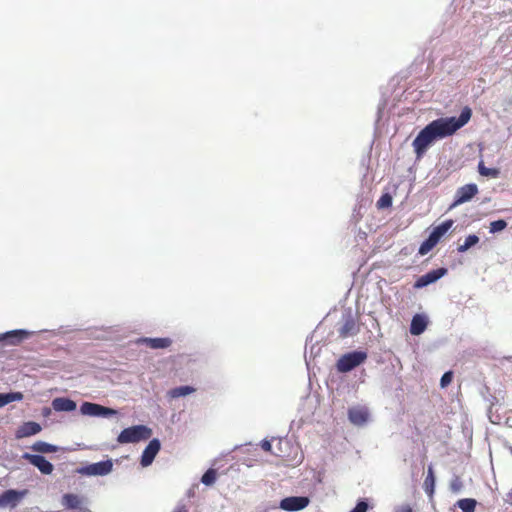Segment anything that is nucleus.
Masks as SVG:
<instances>
[{
    "mask_svg": "<svg viewBox=\"0 0 512 512\" xmlns=\"http://www.w3.org/2000/svg\"><path fill=\"white\" fill-rule=\"evenodd\" d=\"M29 336L26 330H12L0 335V341H7L11 345H17Z\"/></svg>",
    "mask_w": 512,
    "mask_h": 512,
    "instance_id": "obj_13",
    "label": "nucleus"
},
{
    "mask_svg": "<svg viewBox=\"0 0 512 512\" xmlns=\"http://www.w3.org/2000/svg\"><path fill=\"white\" fill-rule=\"evenodd\" d=\"M369 413L366 408L353 407L348 410V418L354 425L361 426L368 420Z\"/></svg>",
    "mask_w": 512,
    "mask_h": 512,
    "instance_id": "obj_12",
    "label": "nucleus"
},
{
    "mask_svg": "<svg viewBox=\"0 0 512 512\" xmlns=\"http://www.w3.org/2000/svg\"><path fill=\"white\" fill-rule=\"evenodd\" d=\"M24 493L12 489L6 490L0 495V507H15Z\"/></svg>",
    "mask_w": 512,
    "mask_h": 512,
    "instance_id": "obj_11",
    "label": "nucleus"
},
{
    "mask_svg": "<svg viewBox=\"0 0 512 512\" xmlns=\"http://www.w3.org/2000/svg\"><path fill=\"white\" fill-rule=\"evenodd\" d=\"M507 227V222L503 219L496 220L490 223L489 231L490 233H496L504 230Z\"/></svg>",
    "mask_w": 512,
    "mask_h": 512,
    "instance_id": "obj_29",
    "label": "nucleus"
},
{
    "mask_svg": "<svg viewBox=\"0 0 512 512\" xmlns=\"http://www.w3.org/2000/svg\"><path fill=\"white\" fill-rule=\"evenodd\" d=\"M173 512H189L185 505H178Z\"/></svg>",
    "mask_w": 512,
    "mask_h": 512,
    "instance_id": "obj_36",
    "label": "nucleus"
},
{
    "mask_svg": "<svg viewBox=\"0 0 512 512\" xmlns=\"http://www.w3.org/2000/svg\"><path fill=\"white\" fill-rule=\"evenodd\" d=\"M396 512H413V510L409 505H403Z\"/></svg>",
    "mask_w": 512,
    "mask_h": 512,
    "instance_id": "obj_35",
    "label": "nucleus"
},
{
    "mask_svg": "<svg viewBox=\"0 0 512 512\" xmlns=\"http://www.w3.org/2000/svg\"><path fill=\"white\" fill-rule=\"evenodd\" d=\"M76 512H92V511L86 507L84 509H80V511L77 510Z\"/></svg>",
    "mask_w": 512,
    "mask_h": 512,
    "instance_id": "obj_39",
    "label": "nucleus"
},
{
    "mask_svg": "<svg viewBox=\"0 0 512 512\" xmlns=\"http://www.w3.org/2000/svg\"><path fill=\"white\" fill-rule=\"evenodd\" d=\"M80 412L83 415L93 417H109L117 414V411L112 408H108L92 402L82 403V405L80 406Z\"/></svg>",
    "mask_w": 512,
    "mask_h": 512,
    "instance_id": "obj_4",
    "label": "nucleus"
},
{
    "mask_svg": "<svg viewBox=\"0 0 512 512\" xmlns=\"http://www.w3.org/2000/svg\"><path fill=\"white\" fill-rule=\"evenodd\" d=\"M23 458L26 459L30 464L34 465L43 474L49 475L53 472V465L42 455H34L25 453Z\"/></svg>",
    "mask_w": 512,
    "mask_h": 512,
    "instance_id": "obj_8",
    "label": "nucleus"
},
{
    "mask_svg": "<svg viewBox=\"0 0 512 512\" xmlns=\"http://www.w3.org/2000/svg\"><path fill=\"white\" fill-rule=\"evenodd\" d=\"M310 500L306 496H291L280 501L279 507L284 511H299L306 508Z\"/></svg>",
    "mask_w": 512,
    "mask_h": 512,
    "instance_id": "obj_6",
    "label": "nucleus"
},
{
    "mask_svg": "<svg viewBox=\"0 0 512 512\" xmlns=\"http://www.w3.org/2000/svg\"><path fill=\"white\" fill-rule=\"evenodd\" d=\"M358 330L355 320L352 317H349L340 328L339 335L342 338H346L348 336L355 335L358 333Z\"/></svg>",
    "mask_w": 512,
    "mask_h": 512,
    "instance_id": "obj_18",
    "label": "nucleus"
},
{
    "mask_svg": "<svg viewBox=\"0 0 512 512\" xmlns=\"http://www.w3.org/2000/svg\"><path fill=\"white\" fill-rule=\"evenodd\" d=\"M454 221L452 219H448L442 222L440 225L436 226L431 234L434 235L439 240L447 233V231L453 226Z\"/></svg>",
    "mask_w": 512,
    "mask_h": 512,
    "instance_id": "obj_21",
    "label": "nucleus"
},
{
    "mask_svg": "<svg viewBox=\"0 0 512 512\" xmlns=\"http://www.w3.org/2000/svg\"><path fill=\"white\" fill-rule=\"evenodd\" d=\"M161 444L158 439H152L149 444L144 449L142 456H141V465L143 467H147L152 464L154 461L156 455L160 451Z\"/></svg>",
    "mask_w": 512,
    "mask_h": 512,
    "instance_id": "obj_9",
    "label": "nucleus"
},
{
    "mask_svg": "<svg viewBox=\"0 0 512 512\" xmlns=\"http://www.w3.org/2000/svg\"><path fill=\"white\" fill-rule=\"evenodd\" d=\"M113 463L111 460L100 461L97 463L89 464L85 467L78 469V473L88 476H104L112 471Z\"/></svg>",
    "mask_w": 512,
    "mask_h": 512,
    "instance_id": "obj_5",
    "label": "nucleus"
},
{
    "mask_svg": "<svg viewBox=\"0 0 512 512\" xmlns=\"http://www.w3.org/2000/svg\"><path fill=\"white\" fill-rule=\"evenodd\" d=\"M434 244H432L428 238L420 245L418 253L420 255H426L428 252H430L434 248Z\"/></svg>",
    "mask_w": 512,
    "mask_h": 512,
    "instance_id": "obj_30",
    "label": "nucleus"
},
{
    "mask_svg": "<svg viewBox=\"0 0 512 512\" xmlns=\"http://www.w3.org/2000/svg\"><path fill=\"white\" fill-rule=\"evenodd\" d=\"M76 402L65 397H57L52 401V408L57 412H71L76 409Z\"/></svg>",
    "mask_w": 512,
    "mask_h": 512,
    "instance_id": "obj_16",
    "label": "nucleus"
},
{
    "mask_svg": "<svg viewBox=\"0 0 512 512\" xmlns=\"http://www.w3.org/2000/svg\"><path fill=\"white\" fill-rule=\"evenodd\" d=\"M427 324L428 322L425 316L420 314L414 315L411 320L410 333L412 335L422 334L426 330Z\"/></svg>",
    "mask_w": 512,
    "mask_h": 512,
    "instance_id": "obj_17",
    "label": "nucleus"
},
{
    "mask_svg": "<svg viewBox=\"0 0 512 512\" xmlns=\"http://www.w3.org/2000/svg\"><path fill=\"white\" fill-rule=\"evenodd\" d=\"M367 359L364 351H353L342 355L336 363V369L340 373H347L361 365Z\"/></svg>",
    "mask_w": 512,
    "mask_h": 512,
    "instance_id": "obj_3",
    "label": "nucleus"
},
{
    "mask_svg": "<svg viewBox=\"0 0 512 512\" xmlns=\"http://www.w3.org/2000/svg\"><path fill=\"white\" fill-rule=\"evenodd\" d=\"M478 171L480 175L491 177V178H497L500 174L499 170L496 168H488L484 165V163L481 161L478 165Z\"/></svg>",
    "mask_w": 512,
    "mask_h": 512,
    "instance_id": "obj_26",
    "label": "nucleus"
},
{
    "mask_svg": "<svg viewBox=\"0 0 512 512\" xmlns=\"http://www.w3.org/2000/svg\"><path fill=\"white\" fill-rule=\"evenodd\" d=\"M61 503L66 509L70 510L80 511V509L86 508L85 506H82L83 499L80 496L73 493L64 494L62 496Z\"/></svg>",
    "mask_w": 512,
    "mask_h": 512,
    "instance_id": "obj_14",
    "label": "nucleus"
},
{
    "mask_svg": "<svg viewBox=\"0 0 512 512\" xmlns=\"http://www.w3.org/2000/svg\"><path fill=\"white\" fill-rule=\"evenodd\" d=\"M447 273L446 268H438L420 276L414 283V288L420 289L436 282Z\"/></svg>",
    "mask_w": 512,
    "mask_h": 512,
    "instance_id": "obj_10",
    "label": "nucleus"
},
{
    "mask_svg": "<svg viewBox=\"0 0 512 512\" xmlns=\"http://www.w3.org/2000/svg\"><path fill=\"white\" fill-rule=\"evenodd\" d=\"M479 242V237L475 234H471L465 238L463 244L459 245L457 250L460 253L467 251L472 246L476 245Z\"/></svg>",
    "mask_w": 512,
    "mask_h": 512,
    "instance_id": "obj_25",
    "label": "nucleus"
},
{
    "mask_svg": "<svg viewBox=\"0 0 512 512\" xmlns=\"http://www.w3.org/2000/svg\"><path fill=\"white\" fill-rule=\"evenodd\" d=\"M452 379H453V372L452 371L445 372L440 380L441 387L442 388L447 387L452 382Z\"/></svg>",
    "mask_w": 512,
    "mask_h": 512,
    "instance_id": "obj_32",
    "label": "nucleus"
},
{
    "mask_svg": "<svg viewBox=\"0 0 512 512\" xmlns=\"http://www.w3.org/2000/svg\"><path fill=\"white\" fill-rule=\"evenodd\" d=\"M151 436V429L143 426L137 425L125 428L121 431V433L117 437V442L120 444L126 443H137L141 440H147Z\"/></svg>",
    "mask_w": 512,
    "mask_h": 512,
    "instance_id": "obj_2",
    "label": "nucleus"
},
{
    "mask_svg": "<svg viewBox=\"0 0 512 512\" xmlns=\"http://www.w3.org/2000/svg\"><path fill=\"white\" fill-rule=\"evenodd\" d=\"M22 399L23 394L21 392L0 393V408L11 402L20 401Z\"/></svg>",
    "mask_w": 512,
    "mask_h": 512,
    "instance_id": "obj_23",
    "label": "nucleus"
},
{
    "mask_svg": "<svg viewBox=\"0 0 512 512\" xmlns=\"http://www.w3.org/2000/svg\"><path fill=\"white\" fill-rule=\"evenodd\" d=\"M41 431V426L34 421L23 423L16 431V438H25L35 435Z\"/></svg>",
    "mask_w": 512,
    "mask_h": 512,
    "instance_id": "obj_15",
    "label": "nucleus"
},
{
    "mask_svg": "<svg viewBox=\"0 0 512 512\" xmlns=\"http://www.w3.org/2000/svg\"><path fill=\"white\" fill-rule=\"evenodd\" d=\"M32 449L36 452H41V453H53L56 451L55 446H53L49 443L43 442V441L36 442L32 446Z\"/></svg>",
    "mask_w": 512,
    "mask_h": 512,
    "instance_id": "obj_27",
    "label": "nucleus"
},
{
    "mask_svg": "<svg viewBox=\"0 0 512 512\" xmlns=\"http://www.w3.org/2000/svg\"><path fill=\"white\" fill-rule=\"evenodd\" d=\"M428 240L434 244V246H436L438 244V242L440 241L438 238H436L434 235H432L430 233L429 237H428Z\"/></svg>",
    "mask_w": 512,
    "mask_h": 512,
    "instance_id": "obj_37",
    "label": "nucleus"
},
{
    "mask_svg": "<svg viewBox=\"0 0 512 512\" xmlns=\"http://www.w3.org/2000/svg\"><path fill=\"white\" fill-rule=\"evenodd\" d=\"M476 500L472 498H464L457 501V506L462 512H475Z\"/></svg>",
    "mask_w": 512,
    "mask_h": 512,
    "instance_id": "obj_24",
    "label": "nucleus"
},
{
    "mask_svg": "<svg viewBox=\"0 0 512 512\" xmlns=\"http://www.w3.org/2000/svg\"><path fill=\"white\" fill-rule=\"evenodd\" d=\"M262 448H263L265 451H270V450H271V444H270V442H268V441H264V442L262 443Z\"/></svg>",
    "mask_w": 512,
    "mask_h": 512,
    "instance_id": "obj_38",
    "label": "nucleus"
},
{
    "mask_svg": "<svg viewBox=\"0 0 512 512\" xmlns=\"http://www.w3.org/2000/svg\"><path fill=\"white\" fill-rule=\"evenodd\" d=\"M471 116V109L469 107H464L458 118L446 117L430 122L419 132L412 143L416 158H422L435 140L451 136L458 129L466 125Z\"/></svg>",
    "mask_w": 512,
    "mask_h": 512,
    "instance_id": "obj_1",
    "label": "nucleus"
},
{
    "mask_svg": "<svg viewBox=\"0 0 512 512\" xmlns=\"http://www.w3.org/2000/svg\"><path fill=\"white\" fill-rule=\"evenodd\" d=\"M367 509L368 504L365 501H359L351 512H366Z\"/></svg>",
    "mask_w": 512,
    "mask_h": 512,
    "instance_id": "obj_34",
    "label": "nucleus"
},
{
    "mask_svg": "<svg viewBox=\"0 0 512 512\" xmlns=\"http://www.w3.org/2000/svg\"><path fill=\"white\" fill-rule=\"evenodd\" d=\"M151 349H163L171 345L170 338H144L141 340Z\"/></svg>",
    "mask_w": 512,
    "mask_h": 512,
    "instance_id": "obj_19",
    "label": "nucleus"
},
{
    "mask_svg": "<svg viewBox=\"0 0 512 512\" xmlns=\"http://www.w3.org/2000/svg\"><path fill=\"white\" fill-rule=\"evenodd\" d=\"M194 391H195V389L191 386H180V387H176V388L169 390L167 394L170 398L175 399V398L189 395V394L193 393Z\"/></svg>",
    "mask_w": 512,
    "mask_h": 512,
    "instance_id": "obj_22",
    "label": "nucleus"
},
{
    "mask_svg": "<svg viewBox=\"0 0 512 512\" xmlns=\"http://www.w3.org/2000/svg\"><path fill=\"white\" fill-rule=\"evenodd\" d=\"M392 204V198L389 194H384L381 196V198L378 200L377 205L380 208L389 207Z\"/></svg>",
    "mask_w": 512,
    "mask_h": 512,
    "instance_id": "obj_31",
    "label": "nucleus"
},
{
    "mask_svg": "<svg viewBox=\"0 0 512 512\" xmlns=\"http://www.w3.org/2000/svg\"><path fill=\"white\" fill-rule=\"evenodd\" d=\"M216 480V471L214 469L207 470L202 478L201 482L205 485H212Z\"/></svg>",
    "mask_w": 512,
    "mask_h": 512,
    "instance_id": "obj_28",
    "label": "nucleus"
},
{
    "mask_svg": "<svg viewBox=\"0 0 512 512\" xmlns=\"http://www.w3.org/2000/svg\"><path fill=\"white\" fill-rule=\"evenodd\" d=\"M450 487L453 492H459L462 489L463 484L459 478H456L451 482Z\"/></svg>",
    "mask_w": 512,
    "mask_h": 512,
    "instance_id": "obj_33",
    "label": "nucleus"
},
{
    "mask_svg": "<svg viewBox=\"0 0 512 512\" xmlns=\"http://www.w3.org/2000/svg\"><path fill=\"white\" fill-rule=\"evenodd\" d=\"M478 193V187L476 184H466L457 189L455 194V200L452 206H457L462 203L470 201Z\"/></svg>",
    "mask_w": 512,
    "mask_h": 512,
    "instance_id": "obj_7",
    "label": "nucleus"
},
{
    "mask_svg": "<svg viewBox=\"0 0 512 512\" xmlns=\"http://www.w3.org/2000/svg\"><path fill=\"white\" fill-rule=\"evenodd\" d=\"M423 488L429 497L433 496L435 488V475L432 466H429L427 469V475L423 483Z\"/></svg>",
    "mask_w": 512,
    "mask_h": 512,
    "instance_id": "obj_20",
    "label": "nucleus"
}]
</instances>
